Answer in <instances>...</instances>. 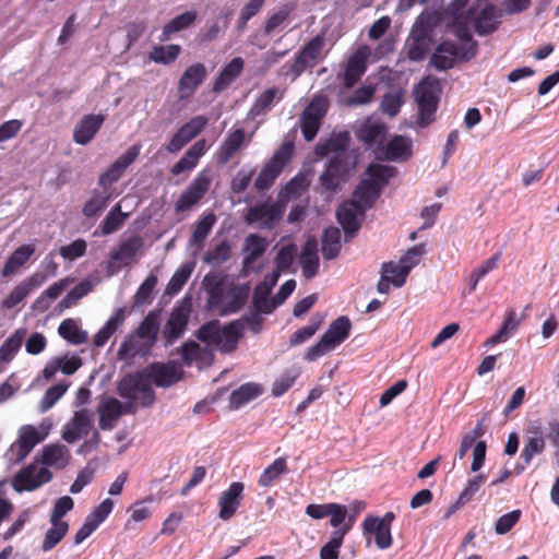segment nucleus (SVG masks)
<instances>
[{"label":"nucleus","mask_w":559,"mask_h":559,"mask_svg":"<svg viewBox=\"0 0 559 559\" xmlns=\"http://www.w3.org/2000/svg\"><path fill=\"white\" fill-rule=\"evenodd\" d=\"M144 377L148 383H154L158 388H169L177 383L183 374L174 362H152L143 368Z\"/></svg>","instance_id":"nucleus-9"},{"label":"nucleus","mask_w":559,"mask_h":559,"mask_svg":"<svg viewBox=\"0 0 559 559\" xmlns=\"http://www.w3.org/2000/svg\"><path fill=\"white\" fill-rule=\"evenodd\" d=\"M411 271L412 265L396 264L393 261L384 262L381 266V273L386 276L388 274H392V285L397 288L405 285Z\"/></svg>","instance_id":"nucleus-59"},{"label":"nucleus","mask_w":559,"mask_h":559,"mask_svg":"<svg viewBox=\"0 0 559 559\" xmlns=\"http://www.w3.org/2000/svg\"><path fill=\"white\" fill-rule=\"evenodd\" d=\"M386 126L372 118H367L358 130V140H386Z\"/></svg>","instance_id":"nucleus-49"},{"label":"nucleus","mask_w":559,"mask_h":559,"mask_svg":"<svg viewBox=\"0 0 559 559\" xmlns=\"http://www.w3.org/2000/svg\"><path fill=\"white\" fill-rule=\"evenodd\" d=\"M206 142H194L183 156L171 167V174L178 176L193 169L203 155Z\"/></svg>","instance_id":"nucleus-37"},{"label":"nucleus","mask_w":559,"mask_h":559,"mask_svg":"<svg viewBox=\"0 0 559 559\" xmlns=\"http://www.w3.org/2000/svg\"><path fill=\"white\" fill-rule=\"evenodd\" d=\"M180 51L179 45L155 46L150 52V59L156 63L170 64L178 58Z\"/></svg>","instance_id":"nucleus-62"},{"label":"nucleus","mask_w":559,"mask_h":559,"mask_svg":"<svg viewBox=\"0 0 559 559\" xmlns=\"http://www.w3.org/2000/svg\"><path fill=\"white\" fill-rule=\"evenodd\" d=\"M47 278L48 276L44 273H34L11 290V293L1 301V307L3 309H13L22 302L32 290L40 287Z\"/></svg>","instance_id":"nucleus-15"},{"label":"nucleus","mask_w":559,"mask_h":559,"mask_svg":"<svg viewBox=\"0 0 559 559\" xmlns=\"http://www.w3.org/2000/svg\"><path fill=\"white\" fill-rule=\"evenodd\" d=\"M159 316L160 310L150 311L133 332L135 336L143 340V346L139 348V353L142 355H151L157 342L158 332L160 330Z\"/></svg>","instance_id":"nucleus-13"},{"label":"nucleus","mask_w":559,"mask_h":559,"mask_svg":"<svg viewBox=\"0 0 559 559\" xmlns=\"http://www.w3.org/2000/svg\"><path fill=\"white\" fill-rule=\"evenodd\" d=\"M230 300L222 308L221 316L237 313L247 304L250 295V284L242 283L230 287L228 290Z\"/></svg>","instance_id":"nucleus-35"},{"label":"nucleus","mask_w":559,"mask_h":559,"mask_svg":"<svg viewBox=\"0 0 559 559\" xmlns=\"http://www.w3.org/2000/svg\"><path fill=\"white\" fill-rule=\"evenodd\" d=\"M285 90L273 86L262 92L249 110V116L257 118L261 115H265L273 107L275 102H280L284 98Z\"/></svg>","instance_id":"nucleus-29"},{"label":"nucleus","mask_w":559,"mask_h":559,"mask_svg":"<svg viewBox=\"0 0 559 559\" xmlns=\"http://www.w3.org/2000/svg\"><path fill=\"white\" fill-rule=\"evenodd\" d=\"M202 285L209 294L207 308L212 310L218 307L223 301L224 278L210 272L203 277Z\"/></svg>","instance_id":"nucleus-39"},{"label":"nucleus","mask_w":559,"mask_h":559,"mask_svg":"<svg viewBox=\"0 0 559 559\" xmlns=\"http://www.w3.org/2000/svg\"><path fill=\"white\" fill-rule=\"evenodd\" d=\"M368 147L378 144L377 158L380 160L405 162L412 155L413 142H364Z\"/></svg>","instance_id":"nucleus-17"},{"label":"nucleus","mask_w":559,"mask_h":559,"mask_svg":"<svg viewBox=\"0 0 559 559\" xmlns=\"http://www.w3.org/2000/svg\"><path fill=\"white\" fill-rule=\"evenodd\" d=\"M287 472V463L285 457H277L264 468L262 474L259 477L258 484L261 487H270L273 485L275 480H277L281 475Z\"/></svg>","instance_id":"nucleus-56"},{"label":"nucleus","mask_w":559,"mask_h":559,"mask_svg":"<svg viewBox=\"0 0 559 559\" xmlns=\"http://www.w3.org/2000/svg\"><path fill=\"white\" fill-rule=\"evenodd\" d=\"M93 426L92 414L88 409L76 411L73 417L64 425L62 439L74 443L81 437L87 436Z\"/></svg>","instance_id":"nucleus-16"},{"label":"nucleus","mask_w":559,"mask_h":559,"mask_svg":"<svg viewBox=\"0 0 559 559\" xmlns=\"http://www.w3.org/2000/svg\"><path fill=\"white\" fill-rule=\"evenodd\" d=\"M215 223L216 215L214 213L211 212L203 215L195 224L194 230L192 231L190 238V245L198 247L202 246Z\"/></svg>","instance_id":"nucleus-53"},{"label":"nucleus","mask_w":559,"mask_h":559,"mask_svg":"<svg viewBox=\"0 0 559 559\" xmlns=\"http://www.w3.org/2000/svg\"><path fill=\"white\" fill-rule=\"evenodd\" d=\"M245 324L242 320H234L223 328L221 350L225 353L234 352L237 348L239 340L243 336Z\"/></svg>","instance_id":"nucleus-38"},{"label":"nucleus","mask_w":559,"mask_h":559,"mask_svg":"<svg viewBox=\"0 0 559 559\" xmlns=\"http://www.w3.org/2000/svg\"><path fill=\"white\" fill-rule=\"evenodd\" d=\"M209 177L199 174L175 202L176 212H185L198 204L210 189Z\"/></svg>","instance_id":"nucleus-12"},{"label":"nucleus","mask_w":559,"mask_h":559,"mask_svg":"<svg viewBox=\"0 0 559 559\" xmlns=\"http://www.w3.org/2000/svg\"><path fill=\"white\" fill-rule=\"evenodd\" d=\"M59 335L73 345H81L87 341L88 334L85 330L79 328L74 319H64L59 328Z\"/></svg>","instance_id":"nucleus-44"},{"label":"nucleus","mask_w":559,"mask_h":559,"mask_svg":"<svg viewBox=\"0 0 559 559\" xmlns=\"http://www.w3.org/2000/svg\"><path fill=\"white\" fill-rule=\"evenodd\" d=\"M299 259L304 276L307 280L314 277L320 267V259L318 254V241L313 236L309 237L301 247Z\"/></svg>","instance_id":"nucleus-20"},{"label":"nucleus","mask_w":559,"mask_h":559,"mask_svg":"<svg viewBox=\"0 0 559 559\" xmlns=\"http://www.w3.org/2000/svg\"><path fill=\"white\" fill-rule=\"evenodd\" d=\"M230 254L231 243L227 239H224L204 253L203 262L213 267L219 266L230 258Z\"/></svg>","instance_id":"nucleus-48"},{"label":"nucleus","mask_w":559,"mask_h":559,"mask_svg":"<svg viewBox=\"0 0 559 559\" xmlns=\"http://www.w3.org/2000/svg\"><path fill=\"white\" fill-rule=\"evenodd\" d=\"M352 322L347 316H341L332 321L323 337L335 348L349 337Z\"/></svg>","instance_id":"nucleus-30"},{"label":"nucleus","mask_w":559,"mask_h":559,"mask_svg":"<svg viewBox=\"0 0 559 559\" xmlns=\"http://www.w3.org/2000/svg\"><path fill=\"white\" fill-rule=\"evenodd\" d=\"M243 60L240 57L234 58L227 63L215 79L213 91L218 93L226 90L242 72Z\"/></svg>","instance_id":"nucleus-36"},{"label":"nucleus","mask_w":559,"mask_h":559,"mask_svg":"<svg viewBox=\"0 0 559 559\" xmlns=\"http://www.w3.org/2000/svg\"><path fill=\"white\" fill-rule=\"evenodd\" d=\"M263 393V386L259 383L247 382L234 390L229 395V409L236 411L255 400Z\"/></svg>","instance_id":"nucleus-28"},{"label":"nucleus","mask_w":559,"mask_h":559,"mask_svg":"<svg viewBox=\"0 0 559 559\" xmlns=\"http://www.w3.org/2000/svg\"><path fill=\"white\" fill-rule=\"evenodd\" d=\"M126 218L127 214L121 212V206L119 203H117L99 225L102 235L107 236L115 233Z\"/></svg>","instance_id":"nucleus-61"},{"label":"nucleus","mask_w":559,"mask_h":559,"mask_svg":"<svg viewBox=\"0 0 559 559\" xmlns=\"http://www.w3.org/2000/svg\"><path fill=\"white\" fill-rule=\"evenodd\" d=\"M456 58H461V51L457 45L450 40L440 43L432 53L430 63L435 69L444 71L453 68Z\"/></svg>","instance_id":"nucleus-21"},{"label":"nucleus","mask_w":559,"mask_h":559,"mask_svg":"<svg viewBox=\"0 0 559 559\" xmlns=\"http://www.w3.org/2000/svg\"><path fill=\"white\" fill-rule=\"evenodd\" d=\"M271 289L264 285H255L252 294L251 307L263 311L264 314H271L275 308L274 297H270Z\"/></svg>","instance_id":"nucleus-54"},{"label":"nucleus","mask_w":559,"mask_h":559,"mask_svg":"<svg viewBox=\"0 0 559 559\" xmlns=\"http://www.w3.org/2000/svg\"><path fill=\"white\" fill-rule=\"evenodd\" d=\"M34 252L35 248L33 245H22L16 248L5 260L1 275L9 277L15 274L19 269L29 260Z\"/></svg>","instance_id":"nucleus-32"},{"label":"nucleus","mask_w":559,"mask_h":559,"mask_svg":"<svg viewBox=\"0 0 559 559\" xmlns=\"http://www.w3.org/2000/svg\"><path fill=\"white\" fill-rule=\"evenodd\" d=\"M362 534L365 536L373 535L374 543L379 549H388L391 547L393 539L391 535V530L380 523L379 516L376 515H367L361 524Z\"/></svg>","instance_id":"nucleus-19"},{"label":"nucleus","mask_w":559,"mask_h":559,"mask_svg":"<svg viewBox=\"0 0 559 559\" xmlns=\"http://www.w3.org/2000/svg\"><path fill=\"white\" fill-rule=\"evenodd\" d=\"M380 195L381 191L377 190L365 179H361L356 186L353 198L349 201L357 205L356 209L360 215H366V212L373 207Z\"/></svg>","instance_id":"nucleus-22"},{"label":"nucleus","mask_w":559,"mask_h":559,"mask_svg":"<svg viewBox=\"0 0 559 559\" xmlns=\"http://www.w3.org/2000/svg\"><path fill=\"white\" fill-rule=\"evenodd\" d=\"M51 527L45 533V537L41 544V550L44 552L53 549L67 535L69 531L68 522H53L49 521Z\"/></svg>","instance_id":"nucleus-47"},{"label":"nucleus","mask_w":559,"mask_h":559,"mask_svg":"<svg viewBox=\"0 0 559 559\" xmlns=\"http://www.w3.org/2000/svg\"><path fill=\"white\" fill-rule=\"evenodd\" d=\"M324 35L318 34L310 39L296 53L293 61L286 62L280 70V74L290 78L293 81L299 78L305 71L313 69L323 60Z\"/></svg>","instance_id":"nucleus-3"},{"label":"nucleus","mask_w":559,"mask_h":559,"mask_svg":"<svg viewBox=\"0 0 559 559\" xmlns=\"http://www.w3.org/2000/svg\"><path fill=\"white\" fill-rule=\"evenodd\" d=\"M144 376L143 369L124 374L117 384L118 395L122 399L135 400V392H139L141 385L147 380Z\"/></svg>","instance_id":"nucleus-40"},{"label":"nucleus","mask_w":559,"mask_h":559,"mask_svg":"<svg viewBox=\"0 0 559 559\" xmlns=\"http://www.w3.org/2000/svg\"><path fill=\"white\" fill-rule=\"evenodd\" d=\"M47 433V431L40 433L36 427L32 425L22 426L17 439L19 448L16 453V461L22 462L25 460L34 447L46 438Z\"/></svg>","instance_id":"nucleus-24"},{"label":"nucleus","mask_w":559,"mask_h":559,"mask_svg":"<svg viewBox=\"0 0 559 559\" xmlns=\"http://www.w3.org/2000/svg\"><path fill=\"white\" fill-rule=\"evenodd\" d=\"M404 103L405 91L401 87H394L382 96L379 109L382 114L392 118L399 115Z\"/></svg>","instance_id":"nucleus-41"},{"label":"nucleus","mask_w":559,"mask_h":559,"mask_svg":"<svg viewBox=\"0 0 559 559\" xmlns=\"http://www.w3.org/2000/svg\"><path fill=\"white\" fill-rule=\"evenodd\" d=\"M93 289V284L88 280L81 281L59 301L58 307L63 310L75 305L81 298L86 296Z\"/></svg>","instance_id":"nucleus-60"},{"label":"nucleus","mask_w":559,"mask_h":559,"mask_svg":"<svg viewBox=\"0 0 559 559\" xmlns=\"http://www.w3.org/2000/svg\"><path fill=\"white\" fill-rule=\"evenodd\" d=\"M207 122L205 116H195L185 123L171 140H193L203 131Z\"/></svg>","instance_id":"nucleus-58"},{"label":"nucleus","mask_w":559,"mask_h":559,"mask_svg":"<svg viewBox=\"0 0 559 559\" xmlns=\"http://www.w3.org/2000/svg\"><path fill=\"white\" fill-rule=\"evenodd\" d=\"M347 534L346 528L334 530L330 539L320 549V559H338L340 549Z\"/></svg>","instance_id":"nucleus-52"},{"label":"nucleus","mask_w":559,"mask_h":559,"mask_svg":"<svg viewBox=\"0 0 559 559\" xmlns=\"http://www.w3.org/2000/svg\"><path fill=\"white\" fill-rule=\"evenodd\" d=\"M207 75L203 63L197 62L189 66L178 81V94L180 99H189L201 86Z\"/></svg>","instance_id":"nucleus-14"},{"label":"nucleus","mask_w":559,"mask_h":559,"mask_svg":"<svg viewBox=\"0 0 559 559\" xmlns=\"http://www.w3.org/2000/svg\"><path fill=\"white\" fill-rule=\"evenodd\" d=\"M370 55V47L361 45L348 57L343 75L345 87H353L361 79L367 71V61Z\"/></svg>","instance_id":"nucleus-11"},{"label":"nucleus","mask_w":559,"mask_h":559,"mask_svg":"<svg viewBox=\"0 0 559 559\" xmlns=\"http://www.w3.org/2000/svg\"><path fill=\"white\" fill-rule=\"evenodd\" d=\"M192 296L187 294L174 307L162 332L165 347L173 345L175 341L185 334L189 323L190 313L192 311Z\"/></svg>","instance_id":"nucleus-5"},{"label":"nucleus","mask_w":559,"mask_h":559,"mask_svg":"<svg viewBox=\"0 0 559 559\" xmlns=\"http://www.w3.org/2000/svg\"><path fill=\"white\" fill-rule=\"evenodd\" d=\"M342 249L341 230L335 226L323 229L321 238V252L325 260H334Z\"/></svg>","instance_id":"nucleus-34"},{"label":"nucleus","mask_w":559,"mask_h":559,"mask_svg":"<svg viewBox=\"0 0 559 559\" xmlns=\"http://www.w3.org/2000/svg\"><path fill=\"white\" fill-rule=\"evenodd\" d=\"M245 485L241 481H234L229 485L228 489L225 490L218 501L219 514L218 516L226 521L235 515L241 500Z\"/></svg>","instance_id":"nucleus-18"},{"label":"nucleus","mask_w":559,"mask_h":559,"mask_svg":"<svg viewBox=\"0 0 559 559\" xmlns=\"http://www.w3.org/2000/svg\"><path fill=\"white\" fill-rule=\"evenodd\" d=\"M69 449L60 443L47 444L41 449L39 463L55 468H64L69 463Z\"/></svg>","instance_id":"nucleus-27"},{"label":"nucleus","mask_w":559,"mask_h":559,"mask_svg":"<svg viewBox=\"0 0 559 559\" xmlns=\"http://www.w3.org/2000/svg\"><path fill=\"white\" fill-rule=\"evenodd\" d=\"M265 1L266 0H249L242 7L236 23V29L238 33H242L247 28L248 22L261 11Z\"/></svg>","instance_id":"nucleus-63"},{"label":"nucleus","mask_w":559,"mask_h":559,"mask_svg":"<svg viewBox=\"0 0 559 559\" xmlns=\"http://www.w3.org/2000/svg\"><path fill=\"white\" fill-rule=\"evenodd\" d=\"M140 151V144L132 145L99 175L97 186L100 189L92 190L90 199L82 207V214L85 217H95L118 195L112 186L123 177L127 169L136 160Z\"/></svg>","instance_id":"nucleus-1"},{"label":"nucleus","mask_w":559,"mask_h":559,"mask_svg":"<svg viewBox=\"0 0 559 559\" xmlns=\"http://www.w3.org/2000/svg\"><path fill=\"white\" fill-rule=\"evenodd\" d=\"M103 122L102 115L85 116L75 128L73 140H93Z\"/></svg>","instance_id":"nucleus-43"},{"label":"nucleus","mask_w":559,"mask_h":559,"mask_svg":"<svg viewBox=\"0 0 559 559\" xmlns=\"http://www.w3.org/2000/svg\"><path fill=\"white\" fill-rule=\"evenodd\" d=\"M396 173L397 170L394 166L370 163L365 170L366 178L364 179L382 192L383 188L386 187L390 179L395 177Z\"/></svg>","instance_id":"nucleus-26"},{"label":"nucleus","mask_w":559,"mask_h":559,"mask_svg":"<svg viewBox=\"0 0 559 559\" xmlns=\"http://www.w3.org/2000/svg\"><path fill=\"white\" fill-rule=\"evenodd\" d=\"M38 463V456H36L35 462L15 474L12 481L15 491H34L52 479V473L47 467L37 468Z\"/></svg>","instance_id":"nucleus-7"},{"label":"nucleus","mask_w":559,"mask_h":559,"mask_svg":"<svg viewBox=\"0 0 559 559\" xmlns=\"http://www.w3.org/2000/svg\"><path fill=\"white\" fill-rule=\"evenodd\" d=\"M286 205L282 201H269L250 206L245 216L248 225L259 224L260 229H273L284 216Z\"/></svg>","instance_id":"nucleus-6"},{"label":"nucleus","mask_w":559,"mask_h":559,"mask_svg":"<svg viewBox=\"0 0 559 559\" xmlns=\"http://www.w3.org/2000/svg\"><path fill=\"white\" fill-rule=\"evenodd\" d=\"M356 206V204L346 200L337 206L335 212L336 221L344 231L345 242L357 236L365 221V215H360Z\"/></svg>","instance_id":"nucleus-10"},{"label":"nucleus","mask_w":559,"mask_h":559,"mask_svg":"<svg viewBox=\"0 0 559 559\" xmlns=\"http://www.w3.org/2000/svg\"><path fill=\"white\" fill-rule=\"evenodd\" d=\"M269 247V240L259 235L250 234L245 238L243 253L245 265L251 266L259 258H261Z\"/></svg>","instance_id":"nucleus-33"},{"label":"nucleus","mask_w":559,"mask_h":559,"mask_svg":"<svg viewBox=\"0 0 559 559\" xmlns=\"http://www.w3.org/2000/svg\"><path fill=\"white\" fill-rule=\"evenodd\" d=\"M143 346V340L135 336V334L130 333L128 334L122 343L120 344V347L117 352V358L119 360H131L139 357H147L148 355H142L139 348Z\"/></svg>","instance_id":"nucleus-51"},{"label":"nucleus","mask_w":559,"mask_h":559,"mask_svg":"<svg viewBox=\"0 0 559 559\" xmlns=\"http://www.w3.org/2000/svg\"><path fill=\"white\" fill-rule=\"evenodd\" d=\"M349 142H318L314 147L316 155L324 157L332 155L326 166L338 174L345 180L356 168L358 162V148L349 150Z\"/></svg>","instance_id":"nucleus-2"},{"label":"nucleus","mask_w":559,"mask_h":559,"mask_svg":"<svg viewBox=\"0 0 559 559\" xmlns=\"http://www.w3.org/2000/svg\"><path fill=\"white\" fill-rule=\"evenodd\" d=\"M142 246L143 240L139 236H133L123 240L119 243L117 249L110 252V263L121 262L124 265L130 264Z\"/></svg>","instance_id":"nucleus-31"},{"label":"nucleus","mask_w":559,"mask_h":559,"mask_svg":"<svg viewBox=\"0 0 559 559\" xmlns=\"http://www.w3.org/2000/svg\"><path fill=\"white\" fill-rule=\"evenodd\" d=\"M197 16L195 11H186L171 19L162 29L160 41H165L169 39L173 34L190 27L195 22Z\"/></svg>","instance_id":"nucleus-42"},{"label":"nucleus","mask_w":559,"mask_h":559,"mask_svg":"<svg viewBox=\"0 0 559 559\" xmlns=\"http://www.w3.org/2000/svg\"><path fill=\"white\" fill-rule=\"evenodd\" d=\"M195 336L199 341L205 344L221 346L222 332L219 321L217 319H214L203 323L195 332Z\"/></svg>","instance_id":"nucleus-55"},{"label":"nucleus","mask_w":559,"mask_h":559,"mask_svg":"<svg viewBox=\"0 0 559 559\" xmlns=\"http://www.w3.org/2000/svg\"><path fill=\"white\" fill-rule=\"evenodd\" d=\"M324 317L320 313H314L310 318V323L301 329H298L294 332L289 337L290 346L300 345L307 342L310 337H312L316 332L320 329Z\"/></svg>","instance_id":"nucleus-50"},{"label":"nucleus","mask_w":559,"mask_h":559,"mask_svg":"<svg viewBox=\"0 0 559 559\" xmlns=\"http://www.w3.org/2000/svg\"><path fill=\"white\" fill-rule=\"evenodd\" d=\"M25 335L26 329L21 328L2 343L0 346V364L9 362L13 359L14 355L20 350Z\"/></svg>","instance_id":"nucleus-46"},{"label":"nucleus","mask_w":559,"mask_h":559,"mask_svg":"<svg viewBox=\"0 0 559 559\" xmlns=\"http://www.w3.org/2000/svg\"><path fill=\"white\" fill-rule=\"evenodd\" d=\"M98 425L102 430H112L122 416V403L116 397H107L98 408Z\"/></svg>","instance_id":"nucleus-23"},{"label":"nucleus","mask_w":559,"mask_h":559,"mask_svg":"<svg viewBox=\"0 0 559 559\" xmlns=\"http://www.w3.org/2000/svg\"><path fill=\"white\" fill-rule=\"evenodd\" d=\"M455 35L461 40V45H457L461 51V58L469 60L476 56L477 43L473 40L471 33L466 27L460 26L456 29Z\"/></svg>","instance_id":"nucleus-64"},{"label":"nucleus","mask_w":559,"mask_h":559,"mask_svg":"<svg viewBox=\"0 0 559 559\" xmlns=\"http://www.w3.org/2000/svg\"><path fill=\"white\" fill-rule=\"evenodd\" d=\"M330 108L329 97L322 93L316 94L299 116L298 124L305 140H313Z\"/></svg>","instance_id":"nucleus-4"},{"label":"nucleus","mask_w":559,"mask_h":559,"mask_svg":"<svg viewBox=\"0 0 559 559\" xmlns=\"http://www.w3.org/2000/svg\"><path fill=\"white\" fill-rule=\"evenodd\" d=\"M194 267V261L185 262L171 276L170 281L166 286L165 294L169 296L177 295L190 278Z\"/></svg>","instance_id":"nucleus-45"},{"label":"nucleus","mask_w":559,"mask_h":559,"mask_svg":"<svg viewBox=\"0 0 559 559\" xmlns=\"http://www.w3.org/2000/svg\"><path fill=\"white\" fill-rule=\"evenodd\" d=\"M69 385V382L62 380L47 389L38 405L39 413L50 409L66 394Z\"/></svg>","instance_id":"nucleus-57"},{"label":"nucleus","mask_w":559,"mask_h":559,"mask_svg":"<svg viewBox=\"0 0 559 559\" xmlns=\"http://www.w3.org/2000/svg\"><path fill=\"white\" fill-rule=\"evenodd\" d=\"M438 85V80L431 78L425 79L419 85V88L417 91V123L420 127L428 126L435 119V114L438 107V97L433 93L432 88Z\"/></svg>","instance_id":"nucleus-8"},{"label":"nucleus","mask_w":559,"mask_h":559,"mask_svg":"<svg viewBox=\"0 0 559 559\" xmlns=\"http://www.w3.org/2000/svg\"><path fill=\"white\" fill-rule=\"evenodd\" d=\"M432 39L429 31L421 28L412 33L407 40V57L412 61H421L430 49Z\"/></svg>","instance_id":"nucleus-25"}]
</instances>
